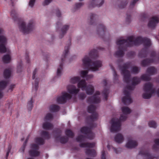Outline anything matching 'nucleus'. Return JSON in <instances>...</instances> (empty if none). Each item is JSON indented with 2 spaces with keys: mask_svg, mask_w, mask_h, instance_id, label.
I'll return each instance as SVG.
<instances>
[{
  "mask_svg": "<svg viewBox=\"0 0 159 159\" xmlns=\"http://www.w3.org/2000/svg\"><path fill=\"white\" fill-rule=\"evenodd\" d=\"M116 43L119 45V50L115 52V55L119 57L123 56L124 51L126 50L127 47L143 43L144 48L139 52V57L140 58L145 57L148 54V48L151 45L150 39L147 38L139 36L135 38L133 36L129 37L127 39H117Z\"/></svg>",
  "mask_w": 159,
  "mask_h": 159,
  "instance_id": "1",
  "label": "nucleus"
},
{
  "mask_svg": "<svg viewBox=\"0 0 159 159\" xmlns=\"http://www.w3.org/2000/svg\"><path fill=\"white\" fill-rule=\"evenodd\" d=\"M83 66L88 70H82L81 71L80 75L82 78H85L87 80L93 77L92 75H87L89 70L94 71L98 70L99 68L102 66V62L100 61H96L93 62L87 56H85L82 60Z\"/></svg>",
  "mask_w": 159,
  "mask_h": 159,
  "instance_id": "2",
  "label": "nucleus"
},
{
  "mask_svg": "<svg viewBox=\"0 0 159 159\" xmlns=\"http://www.w3.org/2000/svg\"><path fill=\"white\" fill-rule=\"evenodd\" d=\"M122 111L123 114L120 115L119 119L116 118H113L111 119V125L110 129L111 132H114L119 131L120 129L121 121H124L126 120L127 116L125 115L129 114L131 112L130 109L127 107H122Z\"/></svg>",
  "mask_w": 159,
  "mask_h": 159,
  "instance_id": "3",
  "label": "nucleus"
},
{
  "mask_svg": "<svg viewBox=\"0 0 159 159\" xmlns=\"http://www.w3.org/2000/svg\"><path fill=\"white\" fill-rule=\"evenodd\" d=\"M94 121H90V123L88 124L89 126V127L86 126H84L80 129V132L83 134L87 135V138L89 139H93L94 137V134L92 131V129L93 128L95 127L97 125L93 123Z\"/></svg>",
  "mask_w": 159,
  "mask_h": 159,
  "instance_id": "4",
  "label": "nucleus"
},
{
  "mask_svg": "<svg viewBox=\"0 0 159 159\" xmlns=\"http://www.w3.org/2000/svg\"><path fill=\"white\" fill-rule=\"evenodd\" d=\"M130 63L128 62L124 64L122 66H119L121 70V73L123 75V80L127 84H129L130 81L131 75L130 71L127 70L130 66Z\"/></svg>",
  "mask_w": 159,
  "mask_h": 159,
  "instance_id": "5",
  "label": "nucleus"
},
{
  "mask_svg": "<svg viewBox=\"0 0 159 159\" xmlns=\"http://www.w3.org/2000/svg\"><path fill=\"white\" fill-rule=\"evenodd\" d=\"M18 24L20 30L24 34L29 33L34 28V22L33 20L29 22L27 26H26L25 23L23 21Z\"/></svg>",
  "mask_w": 159,
  "mask_h": 159,
  "instance_id": "6",
  "label": "nucleus"
},
{
  "mask_svg": "<svg viewBox=\"0 0 159 159\" xmlns=\"http://www.w3.org/2000/svg\"><path fill=\"white\" fill-rule=\"evenodd\" d=\"M78 88H81L82 90H85L86 93L89 95H92L94 92V88L92 85H87L86 83L85 80H82L78 83Z\"/></svg>",
  "mask_w": 159,
  "mask_h": 159,
  "instance_id": "7",
  "label": "nucleus"
},
{
  "mask_svg": "<svg viewBox=\"0 0 159 159\" xmlns=\"http://www.w3.org/2000/svg\"><path fill=\"white\" fill-rule=\"evenodd\" d=\"M71 40L70 39L69 40V43L68 45L65 46V50L64 52H63L62 57L61 58V62L60 63L59 67L57 68V76H60L61 74V72L63 69V64L64 61V59L67 56L68 52H69V48L71 45Z\"/></svg>",
  "mask_w": 159,
  "mask_h": 159,
  "instance_id": "8",
  "label": "nucleus"
},
{
  "mask_svg": "<svg viewBox=\"0 0 159 159\" xmlns=\"http://www.w3.org/2000/svg\"><path fill=\"white\" fill-rule=\"evenodd\" d=\"M96 109V107L93 105H91L88 107V112L92 114L91 116H87L86 119L87 121H94L97 120L98 114L95 111Z\"/></svg>",
  "mask_w": 159,
  "mask_h": 159,
  "instance_id": "9",
  "label": "nucleus"
},
{
  "mask_svg": "<svg viewBox=\"0 0 159 159\" xmlns=\"http://www.w3.org/2000/svg\"><path fill=\"white\" fill-rule=\"evenodd\" d=\"M54 132L55 133V138L56 140H58L62 144H65L68 141V138L65 136L60 137L61 134V131L58 129H55L54 130Z\"/></svg>",
  "mask_w": 159,
  "mask_h": 159,
  "instance_id": "10",
  "label": "nucleus"
},
{
  "mask_svg": "<svg viewBox=\"0 0 159 159\" xmlns=\"http://www.w3.org/2000/svg\"><path fill=\"white\" fill-rule=\"evenodd\" d=\"M140 79L144 81H148L151 80V78L146 74L142 75L140 78L137 77H134L132 79V85L135 86L139 83L141 81Z\"/></svg>",
  "mask_w": 159,
  "mask_h": 159,
  "instance_id": "11",
  "label": "nucleus"
},
{
  "mask_svg": "<svg viewBox=\"0 0 159 159\" xmlns=\"http://www.w3.org/2000/svg\"><path fill=\"white\" fill-rule=\"evenodd\" d=\"M61 96L58 97L57 98V102L58 103H65L66 102L67 100L70 99L72 98L71 95L66 92H63Z\"/></svg>",
  "mask_w": 159,
  "mask_h": 159,
  "instance_id": "12",
  "label": "nucleus"
},
{
  "mask_svg": "<svg viewBox=\"0 0 159 159\" xmlns=\"http://www.w3.org/2000/svg\"><path fill=\"white\" fill-rule=\"evenodd\" d=\"M100 94V92L99 91L96 92L95 94L92 96L87 98V102L89 103L96 104L100 102V98L98 96Z\"/></svg>",
  "mask_w": 159,
  "mask_h": 159,
  "instance_id": "13",
  "label": "nucleus"
},
{
  "mask_svg": "<svg viewBox=\"0 0 159 159\" xmlns=\"http://www.w3.org/2000/svg\"><path fill=\"white\" fill-rule=\"evenodd\" d=\"M7 43V39L4 36H0V52L5 53L7 52L6 45Z\"/></svg>",
  "mask_w": 159,
  "mask_h": 159,
  "instance_id": "14",
  "label": "nucleus"
},
{
  "mask_svg": "<svg viewBox=\"0 0 159 159\" xmlns=\"http://www.w3.org/2000/svg\"><path fill=\"white\" fill-rule=\"evenodd\" d=\"M124 94L125 96L122 98V102L125 105H128L132 102V100L130 96V92L126 89H124L123 91Z\"/></svg>",
  "mask_w": 159,
  "mask_h": 159,
  "instance_id": "15",
  "label": "nucleus"
},
{
  "mask_svg": "<svg viewBox=\"0 0 159 159\" xmlns=\"http://www.w3.org/2000/svg\"><path fill=\"white\" fill-rule=\"evenodd\" d=\"M32 150L29 152L30 155L31 157L38 156L40 154V152L37 150L39 149V146L35 144H32L31 145Z\"/></svg>",
  "mask_w": 159,
  "mask_h": 159,
  "instance_id": "16",
  "label": "nucleus"
},
{
  "mask_svg": "<svg viewBox=\"0 0 159 159\" xmlns=\"http://www.w3.org/2000/svg\"><path fill=\"white\" fill-rule=\"evenodd\" d=\"M139 155H141L143 158V159H153L154 156L150 154L148 150L142 149L139 152Z\"/></svg>",
  "mask_w": 159,
  "mask_h": 159,
  "instance_id": "17",
  "label": "nucleus"
},
{
  "mask_svg": "<svg viewBox=\"0 0 159 159\" xmlns=\"http://www.w3.org/2000/svg\"><path fill=\"white\" fill-rule=\"evenodd\" d=\"M159 22V19L157 16H154L151 18L148 22V26L151 28H154Z\"/></svg>",
  "mask_w": 159,
  "mask_h": 159,
  "instance_id": "18",
  "label": "nucleus"
},
{
  "mask_svg": "<svg viewBox=\"0 0 159 159\" xmlns=\"http://www.w3.org/2000/svg\"><path fill=\"white\" fill-rule=\"evenodd\" d=\"M143 90L145 92H150L154 93L155 92V89L153 88V84L150 82L144 84Z\"/></svg>",
  "mask_w": 159,
  "mask_h": 159,
  "instance_id": "19",
  "label": "nucleus"
},
{
  "mask_svg": "<svg viewBox=\"0 0 159 159\" xmlns=\"http://www.w3.org/2000/svg\"><path fill=\"white\" fill-rule=\"evenodd\" d=\"M104 0H92L89 6L90 8L95 7H100L104 3Z\"/></svg>",
  "mask_w": 159,
  "mask_h": 159,
  "instance_id": "20",
  "label": "nucleus"
},
{
  "mask_svg": "<svg viewBox=\"0 0 159 159\" xmlns=\"http://www.w3.org/2000/svg\"><path fill=\"white\" fill-rule=\"evenodd\" d=\"M68 92L70 94H76L80 91V89H76L75 86L74 85H70L67 87Z\"/></svg>",
  "mask_w": 159,
  "mask_h": 159,
  "instance_id": "21",
  "label": "nucleus"
},
{
  "mask_svg": "<svg viewBox=\"0 0 159 159\" xmlns=\"http://www.w3.org/2000/svg\"><path fill=\"white\" fill-rule=\"evenodd\" d=\"M106 30V29L103 25L99 24L97 29V33L99 35H103L105 34Z\"/></svg>",
  "mask_w": 159,
  "mask_h": 159,
  "instance_id": "22",
  "label": "nucleus"
},
{
  "mask_svg": "<svg viewBox=\"0 0 159 159\" xmlns=\"http://www.w3.org/2000/svg\"><path fill=\"white\" fill-rule=\"evenodd\" d=\"M137 145V143L135 141L129 139L126 145V147L127 148H135Z\"/></svg>",
  "mask_w": 159,
  "mask_h": 159,
  "instance_id": "23",
  "label": "nucleus"
},
{
  "mask_svg": "<svg viewBox=\"0 0 159 159\" xmlns=\"http://www.w3.org/2000/svg\"><path fill=\"white\" fill-rule=\"evenodd\" d=\"M154 62V60L152 59L147 58L142 61L141 65L142 66L145 67L149 65L150 63Z\"/></svg>",
  "mask_w": 159,
  "mask_h": 159,
  "instance_id": "24",
  "label": "nucleus"
},
{
  "mask_svg": "<svg viewBox=\"0 0 159 159\" xmlns=\"http://www.w3.org/2000/svg\"><path fill=\"white\" fill-rule=\"evenodd\" d=\"M85 152L87 155L93 157H95L96 155V151L94 149H86L85 150Z\"/></svg>",
  "mask_w": 159,
  "mask_h": 159,
  "instance_id": "25",
  "label": "nucleus"
},
{
  "mask_svg": "<svg viewBox=\"0 0 159 159\" xmlns=\"http://www.w3.org/2000/svg\"><path fill=\"white\" fill-rule=\"evenodd\" d=\"M114 139L116 142L118 143H120L123 141L124 137L122 134L120 133H118L115 136Z\"/></svg>",
  "mask_w": 159,
  "mask_h": 159,
  "instance_id": "26",
  "label": "nucleus"
},
{
  "mask_svg": "<svg viewBox=\"0 0 159 159\" xmlns=\"http://www.w3.org/2000/svg\"><path fill=\"white\" fill-rule=\"evenodd\" d=\"M89 57L91 58H96L98 56V51L96 49L92 50L89 53Z\"/></svg>",
  "mask_w": 159,
  "mask_h": 159,
  "instance_id": "27",
  "label": "nucleus"
},
{
  "mask_svg": "<svg viewBox=\"0 0 159 159\" xmlns=\"http://www.w3.org/2000/svg\"><path fill=\"white\" fill-rule=\"evenodd\" d=\"M95 144L94 143H82L80 144V146L81 148H90L94 147Z\"/></svg>",
  "mask_w": 159,
  "mask_h": 159,
  "instance_id": "28",
  "label": "nucleus"
},
{
  "mask_svg": "<svg viewBox=\"0 0 159 159\" xmlns=\"http://www.w3.org/2000/svg\"><path fill=\"white\" fill-rule=\"evenodd\" d=\"M157 69L153 66L148 67L147 70V72L150 75H153L157 72Z\"/></svg>",
  "mask_w": 159,
  "mask_h": 159,
  "instance_id": "29",
  "label": "nucleus"
},
{
  "mask_svg": "<svg viewBox=\"0 0 159 159\" xmlns=\"http://www.w3.org/2000/svg\"><path fill=\"white\" fill-rule=\"evenodd\" d=\"M53 127V125L52 124L48 122L44 123L43 125V129L46 130L50 129L52 128Z\"/></svg>",
  "mask_w": 159,
  "mask_h": 159,
  "instance_id": "30",
  "label": "nucleus"
},
{
  "mask_svg": "<svg viewBox=\"0 0 159 159\" xmlns=\"http://www.w3.org/2000/svg\"><path fill=\"white\" fill-rule=\"evenodd\" d=\"M69 26L68 25H65L63 26V28L61 30V33L59 36L60 38H62L64 36V34L66 33L67 30H68Z\"/></svg>",
  "mask_w": 159,
  "mask_h": 159,
  "instance_id": "31",
  "label": "nucleus"
},
{
  "mask_svg": "<svg viewBox=\"0 0 159 159\" xmlns=\"http://www.w3.org/2000/svg\"><path fill=\"white\" fill-rule=\"evenodd\" d=\"M98 17V16L93 13H91L90 16V24L94 25V23L96 21V18Z\"/></svg>",
  "mask_w": 159,
  "mask_h": 159,
  "instance_id": "32",
  "label": "nucleus"
},
{
  "mask_svg": "<svg viewBox=\"0 0 159 159\" xmlns=\"http://www.w3.org/2000/svg\"><path fill=\"white\" fill-rule=\"evenodd\" d=\"M11 57L10 55L7 54L5 55L2 58V61L4 63H8L10 62Z\"/></svg>",
  "mask_w": 159,
  "mask_h": 159,
  "instance_id": "33",
  "label": "nucleus"
},
{
  "mask_svg": "<svg viewBox=\"0 0 159 159\" xmlns=\"http://www.w3.org/2000/svg\"><path fill=\"white\" fill-rule=\"evenodd\" d=\"M110 65L111 69L113 71L114 76V81L115 82H116V81H117L118 79V76L117 75L116 72L115 70V69L113 66H112V65H111V64H110Z\"/></svg>",
  "mask_w": 159,
  "mask_h": 159,
  "instance_id": "34",
  "label": "nucleus"
},
{
  "mask_svg": "<svg viewBox=\"0 0 159 159\" xmlns=\"http://www.w3.org/2000/svg\"><path fill=\"white\" fill-rule=\"evenodd\" d=\"M109 93V89L107 88H105L102 92V95L104 97L105 100H107L108 95Z\"/></svg>",
  "mask_w": 159,
  "mask_h": 159,
  "instance_id": "35",
  "label": "nucleus"
},
{
  "mask_svg": "<svg viewBox=\"0 0 159 159\" xmlns=\"http://www.w3.org/2000/svg\"><path fill=\"white\" fill-rule=\"evenodd\" d=\"M60 107L58 105H54L51 106L50 107V110L51 111L55 112L59 111Z\"/></svg>",
  "mask_w": 159,
  "mask_h": 159,
  "instance_id": "36",
  "label": "nucleus"
},
{
  "mask_svg": "<svg viewBox=\"0 0 159 159\" xmlns=\"http://www.w3.org/2000/svg\"><path fill=\"white\" fill-rule=\"evenodd\" d=\"M41 135L45 139H48L50 138V135L47 131H42L41 132Z\"/></svg>",
  "mask_w": 159,
  "mask_h": 159,
  "instance_id": "37",
  "label": "nucleus"
},
{
  "mask_svg": "<svg viewBox=\"0 0 159 159\" xmlns=\"http://www.w3.org/2000/svg\"><path fill=\"white\" fill-rule=\"evenodd\" d=\"M39 81V80L38 78H36L35 80V83L34 84H33L32 90L33 91L34 90L36 92L38 88V85Z\"/></svg>",
  "mask_w": 159,
  "mask_h": 159,
  "instance_id": "38",
  "label": "nucleus"
},
{
  "mask_svg": "<svg viewBox=\"0 0 159 159\" xmlns=\"http://www.w3.org/2000/svg\"><path fill=\"white\" fill-rule=\"evenodd\" d=\"M35 141L36 143L39 145H42L44 143V140L41 137H37L35 139Z\"/></svg>",
  "mask_w": 159,
  "mask_h": 159,
  "instance_id": "39",
  "label": "nucleus"
},
{
  "mask_svg": "<svg viewBox=\"0 0 159 159\" xmlns=\"http://www.w3.org/2000/svg\"><path fill=\"white\" fill-rule=\"evenodd\" d=\"M3 75L5 79H8L10 77L11 75V71L9 69H6L4 70Z\"/></svg>",
  "mask_w": 159,
  "mask_h": 159,
  "instance_id": "40",
  "label": "nucleus"
},
{
  "mask_svg": "<svg viewBox=\"0 0 159 159\" xmlns=\"http://www.w3.org/2000/svg\"><path fill=\"white\" fill-rule=\"evenodd\" d=\"M80 78L79 76L74 77L71 79L70 82L73 84H75L78 82V83L81 81L80 80Z\"/></svg>",
  "mask_w": 159,
  "mask_h": 159,
  "instance_id": "41",
  "label": "nucleus"
},
{
  "mask_svg": "<svg viewBox=\"0 0 159 159\" xmlns=\"http://www.w3.org/2000/svg\"><path fill=\"white\" fill-rule=\"evenodd\" d=\"M154 142L155 144H154L152 147V149L155 151H157L158 149V146H159V139H156L155 140Z\"/></svg>",
  "mask_w": 159,
  "mask_h": 159,
  "instance_id": "42",
  "label": "nucleus"
},
{
  "mask_svg": "<svg viewBox=\"0 0 159 159\" xmlns=\"http://www.w3.org/2000/svg\"><path fill=\"white\" fill-rule=\"evenodd\" d=\"M11 15L14 20H17L18 19L17 14L15 10H13L11 11Z\"/></svg>",
  "mask_w": 159,
  "mask_h": 159,
  "instance_id": "43",
  "label": "nucleus"
},
{
  "mask_svg": "<svg viewBox=\"0 0 159 159\" xmlns=\"http://www.w3.org/2000/svg\"><path fill=\"white\" fill-rule=\"evenodd\" d=\"M8 83V82L2 80L0 81V90H2L5 89Z\"/></svg>",
  "mask_w": 159,
  "mask_h": 159,
  "instance_id": "44",
  "label": "nucleus"
},
{
  "mask_svg": "<svg viewBox=\"0 0 159 159\" xmlns=\"http://www.w3.org/2000/svg\"><path fill=\"white\" fill-rule=\"evenodd\" d=\"M128 3V2L127 0H123L121 2L119 6V7L120 9L124 8Z\"/></svg>",
  "mask_w": 159,
  "mask_h": 159,
  "instance_id": "45",
  "label": "nucleus"
},
{
  "mask_svg": "<svg viewBox=\"0 0 159 159\" xmlns=\"http://www.w3.org/2000/svg\"><path fill=\"white\" fill-rule=\"evenodd\" d=\"M33 102L32 98H31L30 100L28 102L27 105V108L30 111L32 110L33 107Z\"/></svg>",
  "mask_w": 159,
  "mask_h": 159,
  "instance_id": "46",
  "label": "nucleus"
},
{
  "mask_svg": "<svg viewBox=\"0 0 159 159\" xmlns=\"http://www.w3.org/2000/svg\"><path fill=\"white\" fill-rule=\"evenodd\" d=\"M65 133L67 136L70 138H73L74 135L72 131L70 129L66 130V131Z\"/></svg>",
  "mask_w": 159,
  "mask_h": 159,
  "instance_id": "47",
  "label": "nucleus"
},
{
  "mask_svg": "<svg viewBox=\"0 0 159 159\" xmlns=\"http://www.w3.org/2000/svg\"><path fill=\"white\" fill-rule=\"evenodd\" d=\"M153 93L149 92V93H143V98L145 99H149L151 97Z\"/></svg>",
  "mask_w": 159,
  "mask_h": 159,
  "instance_id": "48",
  "label": "nucleus"
},
{
  "mask_svg": "<svg viewBox=\"0 0 159 159\" xmlns=\"http://www.w3.org/2000/svg\"><path fill=\"white\" fill-rule=\"evenodd\" d=\"M139 71V67L134 66L132 68L131 72L134 74H138Z\"/></svg>",
  "mask_w": 159,
  "mask_h": 159,
  "instance_id": "49",
  "label": "nucleus"
},
{
  "mask_svg": "<svg viewBox=\"0 0 159 159\" xmlns=\"http://www.w3.org/2000/svg\"><path fill=\"white\" fill-rule=\"evenodd\" d=\"M148 125L150 127L155 128L157 127V124L155 121H149L148 123Z\"/></svg>",
  "mask_w": 159,
  "mask_h": 159,
  "instance_id": "50",
  "label": "nucleus"
},
{
  "mask_svg": "<svg viewBox=\"0 0 159 159\" xmlns=\"http://www.w3.org/2000/svg\"><path fill=\"white\" fill-rule=\"evenodd\" d=\"M22 62L21 61L19 63H18L17 66V72L20 73L21 72L22 69Z\"/></svg>",
  "mask_w": 159,
  "mask_h": 159,
  "instance_id": "51",
  "label": "nucleus"
},
{
  "mask_svg": "<svg viewBox=\"0 0 159 159\" xmlns=\"http://www.w3.org/2000/svg\"><path fill=\"white\" fill-rule=\"evenodd\" d=\"M85 138V136L81 135L78 136L76 138V140L77 142H81L84 140Z\"/></svg>",
  "mask_w": 159,
  "mask_h": 159,
  "instance_id": "52",
  "label": "nucleus"
},
{
  "mask_svg": "<svg viewBox=\"0 0 159 159\" xmlns=\"http://www.w3.org/2000/svg\"><path fill=\"white\" fill-rule=\"evenodd\" d=\"M53 118V115L50 113H48L46 115L45 117V119L46 120H50L52 119Z\"/></svg>",
  "mask_w": 159,
  "mask_h": 159,
  "instance_id": "53",
  "label": "nucleus"
},
{
  "mask_svg": "<svg viewBox=\"0 0 159 159\" xmlns=\"http://www.w3.org/2000/svg\"><path fill=\"white\" fill-rule=\"evenodd\" d=\"M28 139H29L28 138H27L26 139L22 147H21V148H20V150L21 151V152H24L25 150V149L26 144L27 142L28 141Z\"/></svg>",
  "mask_w": 159,
  "mask_h": 159,
  "instance_id": "54",
  "label": "nucleus"
},
{
  "mask_svg": "<svg viewBox=\"0 0 159 159\" xmlns=\"http://www.w3.org/2000/svg\"><path fill=\"white\" fill-rule=\"evenodd\" d=\"M86 97V95L84 93H81L79 94V97L80 99L81 100H84Z\"/></svg>",
  "mask_w": 159,
  "mask_h": 159,
  "instance_id": "55",
  "label": "nucleus"
},
{
  "mask_svg": "<svg viewBox=\"0 0 159 159\" xmlns=\"http://www.w3.org/2000/svg\"><path fill=\"white\" fill-rule=\"evenodd\" d=\"M83 5V4L81 2L76 3L75 6V9H78L81 7Z\"/></svg>",
  "mask_w": 159,
  "mask_h": 159,
  "instance_id": "56",
  "label": "nucleus"
},
{
  "mask_svg": "<svg viewBox=\"0 0 159 159\" xmlns=\"http://www.w3.org/2000/svg\"><path fill=\"white\" fill-rule=\"evenodd\" d=\"M139 0H133V1L131 3L130 5V8H131L134 6L136 2L138 1Z\"/></svg>",
  "mask_w": 159,
  "mask_h": 159,
  "instance_id": "57",
  "label": "nucleus"
},
{
  "mask_svg": "<svg viewBox=\"0 0 159 159\" xmlns=\"http://www.w3.org/2000/svg\"><path fill=\"white\" fill-rule=\"evenodd\" d=\"M52 0H45L43 2V6L47 5L49 4Z\"/></svg>",
  "mask_w": 159,
  "mask_h": 159,
  "instance_id": "58",
  "label": "nucleus"
},
{
  "mask_svg": "<svg viewBox=\"0 0 159 159\" xmlns=\"http://www.w3.org/2000/svg\"><path fill=\"white\" fill-rule=\"evenodd\" d=\"M35 0H30L29 2V5L31 7H32L35 3Z\"/></svg>",
  "mask_w": 159,
  "mask_h": 159,
  "instance_id": "59",
  "label": "nucleus"
},
{
  "mask_svg": "<svg viewBox=\"0 0 159 159\" xmlns=\"http://www.w3.org/2000/svg\"><path fill=\"white\" fill-rule=\"evenodd\" d=\"M126 21L128 22H130L131 21V16L127 14V17L126 19Z\"/></svg>",
  "mask_w": 159,
  "mask_h": 159,
  "instance_id": "60",
  "label": "nucleus"
},
{
  "mask_svg": "<svg viewBox=\"0 0 159 159\" xmlns=\"http://www.w3.org/2000/svg\"><path fill=\"white\" fill-rule=\"evenodd\" d=\"M126 88L127 89L129 90H134V87L131 85H128L126 86Z\"/></svg>",
  "mask_w": 159,
  "mask_h": 159,
  "instance_id": "61",
  "label": "nucleus"
},
{
  "mask_svg": "<svg viewBox=\"0 0 159 159\" xmlns=\"http://www.w3.org/2000/svg\"><path fill=\"white\" fill-rule=\"evenodd\" d=\"M101 159H106V153L104 150L102 151V152Z\"/></svg>",
  "mask_w": 159,
  "mask_h": 159,
  "instance_id": "62",
  "label": "nucleus"
},
{
  "mask_svg": "<svg viewBox=\"0 0 159 159\" xmlns=\"http://www.w3.org/2000/svg\"><path fill=\"white\" fill-rule=\"evenodd\" d=\"M11 149V146L9 145L8 147V151H7V154H6V159H7V158L9 156V153Z\"/></svg>",
  "mask_w": 159,
  "mask_h": 159,
  "instance_id": "63",
  "label": "nucleus"
},
{
  "mask_svg": "<svg viewBox=\"0 0 159 159\" xmlns=\"http://www.w3.org/2000/svg\"><path fill=\"white\" fill-rule=\"evenodd\" d=\"M38 70L37 69H35L34 70V71L33 74V75L32 77V78L33 79H34L35 78V75L36 74V73L37 72Z\"/></svg>",
  "mask_w": 159,
  "mask_h": 159,
  "instance_id": "64",
  "label": "nucleus"
}]
</instances>
